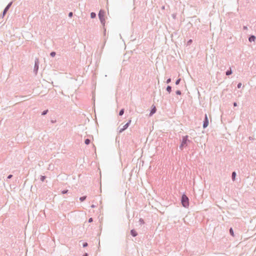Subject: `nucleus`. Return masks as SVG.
<instances>
[{"mask_svg": "<svg viewBox=\"0 0 256 256\" xmlns=\"http://www.w3.org/2000/svg\"><path fill=\"white\" fill-rule=\"evenodd\" d=\"M46 178V176H41L40 178V180L42 182H44Z\"/></svg>", "mask_w": 256, "mask_h": 256, "instance_id": "22", "label": "nucleus"}, {"mask_svg": "<svg viewBox=\"0 0 256 256\" xmlns=\"http://www.w3.org/2000/svg\"><path fill=\"white\" fill-rule=\"evenodd\" d=\"M248 139L250 140H254V138L252 136H249Z\"/></svg>", "mask_w": 256, "mask_h": 256, "instance_id": "33", "label": "nucleus"}, {"mask_svg": "<svg viewBox=\"0 0 256 256\" xmlns=\"http://www.w3.org/2000/svg\"><path fill=\"white\" fill-rule=\"evenodd\" d=\"M68 190H64L62 191V194H66L68 192Z\"/></svg>", "mask_w": 256, "mask_h": 256, "instance_id": "32", "label": "nucleus"}, {"mask_svg": "<svg viewBox=\"0 0 256 256\" xmlns=\"http://www.w3.org/2000/svg\"><path fill=\"white\" fill-rule=\"evenodd\" d=\"M139 222H140V223L141 224H144V220L142 218H140V219Z\"/></svg>", "mask_w": 256, "mask_h": 256, "instance_id": "24", "label": "nucleus"}, {"mask_svg": "<svg viewBox=\"0 0 256 256\" xmlns=\"http://www.w3.org/2000/svg\"><path fill=\"white\" fill-rule=\"evenodd\" d=\"M208 118L207 114H205L204 120L203 121L202 127L204 128H206L208 125Z\"/></svg>", "mask_w": 256, "mask_h": 256, "instance_id": "6", "label": "nucleus"}, {"mask_svg": "<svg viewBox=\"0 0 256 256\" xmlns=\"http://www.w3.org/2000/svg\"><path fill=\"white\" fill-rule=\"evenodd\" d=\"M96 14L94 12H92L90 13V18H96Z\"/></svg>", "mask_w": 256, "mask_h": 256, "instance_id": "16", "label": "nucleus"}, {"mask_svg": "<svg viewBox=\"0 0 256 256\" xmlns=\"http://www.w3.org/2000/svg\"><path fill=\"white\" fill-rule=\"evenodd\" d=\"M243 29L244 30H246L248 29L247 26H244Z\"/></svg>", "mask_w": 256, "mask_h": 256, "instance_id": "35", "label": "nucleus"}, {"mask_svg": "<svg viewBox=\"0 0 256 256\" xmlns=\"http://www.w3.org/2000/svg\"><path fill=\"white\" fill-rule=\"evenodd\" d=\"M166 90L170 94L172 92V86H168L166 88Z\"/></svg>", "mask_w": 256, "mask_h": 256, "instance_id": "13", "label": "nucleus"}, {"mask_svg": "<svg viewBox=\"0 0 256 256\" xmlns=\"http://www.w3.org/2000/svg\"><path fill=\"white\" fill-rule=\"evenodd\" d=\"M181 203L184 208H188L189 206V198L185 194H183L181 196Z\"/></svg>", "mask_w": 256, "mask_h": 256, "instance_id": "2", "label": "nucleus"}, {"mask_svg": "<svg viewBox=\"0 0 256 256\" xmlns=\"http://www.w3.org/2000/svg\"><path fill=\"white\" fill-rule=\"evenodd\" d=\"M192 42V40H189L188 41V42H187V44L188 45H190Z\"/></svg>", "mask_w": 256, "mask_h": 256, "instance_id": "26", "label": "nucleus"}, {"mask_svg": "<svg viewBox=\"0 0 256 256\" xmlns=\"http://www.w3.org/2000/svg\"><path fill=\"white\" fill-rule=\"evenodd\" d=\"M12 176H13V175H12V174H10V175H8V177H7V179H10V178H12Z\"/></svg>", "mask_w": 256, "mask_h": 256, "instance_id": "30", "label": "nucleus"}, {"mask_svg": "<svg viewBox=\"0 0 256 256\" xmlns=\"http://www.w3.org/2000/svg\"><path fill=\"white\" fill-rule=\"evenodd\" d=\"M236 176V172H233L232 174V178L233 181L235 180Z\"/></svg>", "mask_w": 256, "mask_h": 256, "instance_id": "12", "label": "nucleus"}, {"mask_svg": "<svg viewBox=\"0 0 256 256\" xmlns=\"http://www.w3.org/2000/svg\"><path fill=\"white\" fill-rule=\"evenodd\" d=\"M88 222L90 223V222H93V218H90L89 219H88Z\"/></svg>", "mask_w": 256, "mask_h": 256, "instance_id": "31", "label": "nucleus"}, {"mask_svg": "<svg viewBox=\"0 0 256 256\" xmlns=\"http://www.w3.org/2000/svg\"><path fill=\"white\" fill-rule=\"evenodd\" d=\"M12 2H11L8 4L6 6V7L4 10L2 14H1V16L2 18H4V16L6 14L10 6H12Z\"/></svg>", "mask_w": 256, "mask_h": 256, "instance_id": "5", "label": "nucleus"}, {"mask_svg": "<svg viewBox=\"0 0 256 256\" xmlns=\"http://www.w3.org/2000/svg\"><path fill=\"white\" fill-rule=\"evenodd\" d=\"M104 14L105 12L104 10H100L98 14V18L100 21V22L103 26H104L105 24V19H104Z\"/></svg>", "mask_w": 256, "mask_h": 256, "instance_id": "3", "label": "nucleus"}, {"mask_svg": "<svg viewBox=\"0 0 256 256\" xmlns=\"http://www.w3.org/2000/svg\"><path fill=\"white\" fill-rule=\"evenodd\" d=\"M88 246V244L87 242H84V243L82 244V246H83L84 248H86V247Z\"/></svg>", "mask_w": 256, "mask_h": 256, "instance_id": "25", "label": "nucleus"}, {"mask_svg": "<svg viewBox=\"0 0 256 256\" xmlns=\"http://www.w3.org/2000/svg\"><path fill=\"white\" fill-rule=\"evenodd\" d=\"M130 234L133 236L135 237L138 235V232L135 230L132 229L130 232Z\"/></svg>", "mask_w": 256, "mask_h": 256, "instance_id": "10", "label": "nucleus"}, {"mask_svg": "<svg viewBox=\"0 0 256 256\" xmlns=\"http://www.w3.org/2000/svg\"><path fill=\"white\" fill-rule=\"evenodd\" d=\"M176 94H177V95H181L182 94V92L180 90H177L176 92Z\"/></svg>", "mask_w": 256, "mask_h": 256, "instance_id": "23", "label": "nucleus"}, {"mask_svg": "<svg viewBox=\"0 0 256 256\" xmlns=\"http://www.w3.org/2000/svg\"><path fill=\"white\" fill-rule=\"evenodd\" d=\"M86 196H84L80 197V202H84V200H86Z\"/></svg>", "mask_w": 256, "mask_h": 256, "instance_id": "17", "label": "nucleus"}, {"mask_svg": "<svg viewBox=\"0 0 256 256\" xmlns=\"http://www.w3.org/2000/svg\"><path fill=\"white\" fill-rule=\"evenodd\" d=\"M82 256H88V253H84Z\"/></svg>", "mask_w": 256, "mask_h": 256, "instance_id": "36", "label": "nucleus"}, {"mask_svg": "<svg viewBox=\"0 0 256 256\" xmlns=\"http://www.w3.org/2000/svg\"><path fill=\"white\" fill-rule=\"evenodd\" d=\"M172 18H176V14H172Z\"/></svg>", "mask_w": 256, "mask_h": 256, "instance_id": "37", "label": "nucleus"}, {"mask_svg": "<svg viewBox=\"0 0 256 256\" xmlns=\"http://www.w3.org/2000/svg\"><path fill=\"white\" fill-rule=\"evenodd\" d=\"M171 82V78H168V79H167L166 81V82L167 84H169Z\"/></svg>", "mask_w": 256, "mask_h": 256, "instance_id": "28", "label": "nucleus"}, {"mask_svg": "<svg viewBox=\"0 0 256 256\" xmlns=\"http://www.w3.org/2000/svg\"><path fill=\"white\" fill-rule=\"evenodd\" d=\"M232 73V70L231 68H230L226 72V74L228 76H230Z\"/></svg>", "mask_w": 256, "mask_h": 256, "instance_id": "11", "label": "nucleus"}, {"mask_svg": "<svg viewBox=\"0 0 256 256\" xmlns=\"http://www.w3.org/2000/svg\"><path fill=\"white\" fill-rule=\"evenodd\" d=\"M56 54V52H52L50 53V56H52V57H54Z\"/></svg>", "mask_w": 256, "mask_h": 256, "instance_id": "20", "label": "nucleus"}, {"mask_svg": "<svg viewBox=\"0 0 256 256\" xmlns=\"http://www.w3.org/2000/svg\"><path fill=\"white\" fill-rule=\"evenodd\" d=\"M256 36L254 35H250L248 38V40L250 42H254L256 40Z\"/></svg>", "mask_w": 256, "mask_h": 256, "instance_id": "9", "label": "nucleus"}, {"mask_svg": "<svg viewBox=\"0 0 256 256\" xmlns=\"http://www.w3.org/2000/svg\"><path fill=\"white\" fill-rule=\"evenodd\" d=\"M124 108L121 109L119 112V114H118L119 116H122L124 114Z\"/></svg>", "mask_w": 256, "mask_h": 256, "instance_id": "14", "label": "nucleus"}, {"mask_svg": "<svg viewBox=\"0 0 256 256\" xmlns=\"http://www.w3.org/2000/svg\"><path fill=\"white\" fill-rule=\"evenodd\" d=\"M92 208H95L96 207V206L94 205V204H92V206H91Z\"/></svg>", "mask_w": 256, "mask_h": 256, "instance_id": "38", "label": "nucleus"}, {"mask_svg": "<svg viewBox=\"0 0 256 256\" xmlns=\"http://www.w3.org/2000/svg\"><path fill=\"white\" fill-rule=\"evenodd\" d=\"M90 140L89 138H86L84 140V143L88 145L90 143Z\"/></svg>", "mask_w": 256, "mask_h": 256, "instance_id": "15", "label": "nucleus"}, {"mask_svg": "<svg viewBox=\"0 0 256 256\" xmlns=\"http://www.w3.org/2000/svg\"><path fill=\"white\" fill-rule=\"evenodd\" d=\"M180 80H181V78H180L177 79V80H176V85H178V84H180Z\"/></svg>", "mask_w": 256, "mask_h": 256, "instance_id": "21", "label": "nucleus"}, {"mask_svg": "<svg viewBox=\"0 0 256 256\" xmlns=\"http://www.w3.org/2000/svg\"><path fill=\"white\" fill-rule=\"evenodd\" d=\"M68 16L70 18H72L73 16V13L72 12H70L68 14Z\"/></svg>", "mask_w": 256, "mask_h": 256, "instance_id": "27", "label": "nucleus"}, {"mask_svg": "<svg viewBox=\"0 0 256 256\" xmlns=\"http://www.w3.org/2000/svg\"><path fill=\"white\" fill-rule=\"evenodd\" d=\"M48 112V110H44L42 113V115L44 116V115L46 114Z\"/></svg>", "mask_w": 256, "mask_h": 256, "instance_id": "19", "label": "nucleus"}, {"mask_svg": "<svg viewBox=\"0 0 256 256\" xmlns=\"http://www.w3.org/2000/svg\"><path fill=\"white\" fill-rule=\"evenodd\" d=\"M241 86H242V84L240 82H239L238 85H237V88H241Z\"/></svg>", "mask_w": 256, "mask_h": 256, "instance_id": "29", "label": "nucleus"}, {"mask_svg": "<svg viewBox=\"0 0 256 256\" xmlns=\"http://www.w3.org/2000/svg\"><path fill=\"white\" fill-rule=\"evenodd\" d=\"M38 68H39V60L38 58H36L35 59V61H34V71L36 73V74L38 72Z\"/></svg>", "mask_w": 256, "mask_h": 256, "instance_id": "7", "label": "nucleus"}, {"mask_svg": "<svg viewBox=\"0 0 256 256\" xmlns=\"http://www.w3.org/2000/svg\"><path fill=\"white\" fill-rule=\"evenodd\" d=\"M233 105L234 106H237V103L236 102H234V104H233Z\"/></svg>", "mask_w": 256, "mask_h": 256, "instance_id": "34", "label": "nucleus"}, {"mask_svg": "<svg viewBox=\"0 0 256 256\" xmlns=\"http://www.w3.org/2000/svg\"><path fill=\"white\" fill-rule=\"evenodd\" d=\"M230 233L231 236H234V232L232 228H230Z\"/></svg>", "mask_w": 256, "mask_h": 256, "instance_id": "18", "label": "nucleus"}, {"mask_svg": "<svg viewBox=\"0 0 256 256\" xmlns=\"http://www.w3.org/2000/svg\"><path fill=\"white\" fill-rule=\"evenodd\" d=\"M131 120H130L122 128H120V126H118V134L122 133L124 131L126 130L128 127L130 126V123H131Z\"/></svg>", "mask_w": 256, "mask_h": 256, "instance_id": "4", "label": "nucleus"}, {"mask_svg": "<svg viewBox=\"0 0 256 256\" xmlns=\"http://www.w3.org/2000/svg\"><path fill=\"white\" fill-rule=\"evenodd\" d=\"M156 108L154 105H152V109L150 110V113L149 116H152L156 112Z\"/></svg>", "mask_w": 256, "mask_h": 256, "instance_id": "8", "label": "nucleus"}, {"mask_svg": "<svg viewBox=\"0 0 256 256\" xmlns=\"http://www.w3.org/2000/svg\"><path fill=\"white\" fill-rule=\"evenodd\" d=\"M188 138V136L187 135L182 136V140L181 141V144L179 147L180 150H182L184 147L186 146L188 144V143L192 142V141L189 140Z\"/></svg>", "mask_w": 256, "mask_h": 256, "instance_id": "1", "label": "nucleus"}]
</instances>
